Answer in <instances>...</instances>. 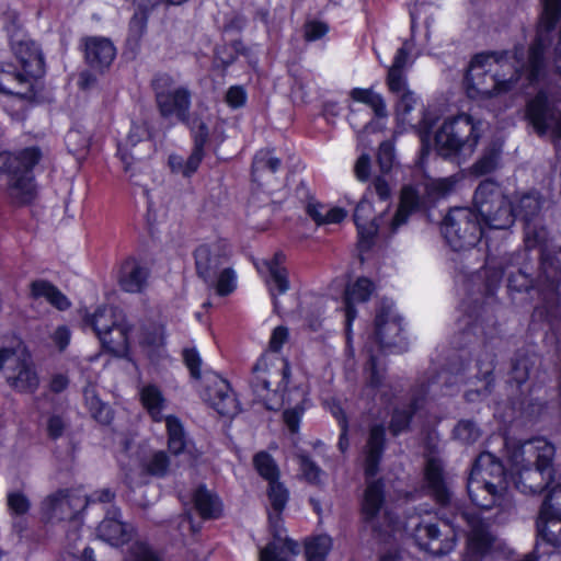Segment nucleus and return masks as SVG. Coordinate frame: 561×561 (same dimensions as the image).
<instances>
[{"label":"nucleus","mask_w":561,"mask_h":561,"mask_svg":"<svg viewBox=\"0 0 561 561\" xmlns=\"http://www.w3.org/2000/svg\"><path fill=\"white\" fill-rule=\"evenodd\" d=\"M457 439L463 443H473L480 436V431L471 421H460L454 430Z\"/></svg>","instance_id":"45"},{"label":"nucleus","mask_w":561,"mask_h":561,"mask_svg":"<svg viewBox=\"0 0 561 561\" xmlns=\"http://www.w3.org/2000/svg\"><path fill=\"white\" fill-rule=\"evenodd\" d=\"M9 196L18 204L28 203L34 194L32 168L39 160L35 148H27L19 153H7L0 157Z\"/></svg>","instance_id":"7"},{"label":"nucleus","mask_w":561,"mask_h":561,"mask_svg":"<svg viewBox=\"0 0 561 561\" xmlns=\"http://www.w3.org/2000/svg\"><path fill=\"white\" fill-rule=\"evenodd\" d=\"M139 397L142 407L156 422H161L163 410L165 408V399L160 388L156 385H145L139 390Z\"/></svg>","instance_id":"33"},{"label":"nucleus","mask_w":561,"mask_h":561,"mask_svg":"<svg viewBox=\"0 0 561 561\" xmlns=\"http://www.w3.org/2000/svg\"><path fill=\"white\" fill-rule=\"evenodd\" d=\"M183 357L186 367L190 369L192 377L199 378L201 377V366L202 359L199 354L194 348H186L183 352Z\"/></svg>","instance_id":"50"},{"label":"nucleus","mask_w":561,"mask_h":561,"mask_svg":"<svg viewBox=\"0 0 561 561\" xmlns=\"http://www.w3.org/2000/svg\"><path fill=\"white\" fill-rule=\"evenodd\" d=\"M383 437L385 430L382 426H374L370 430L365 460V473L367 479L374 477L377 472V465L382 450Z\"/></svg>","instance_id":"34"},{"label":"nucleus","mask_w":561,"mask_h":561,"mask_svg":"<svg viewBox=\"0 0 561 561\" xmlns=\"http://www.w3.org/2000/svg\"><path fill=\"white\" fill-rule=\"evenodd\" d=\"M192 129L195 138V147L187 160H184L178 154H171L169 157V165L172 172L186 178L194 174L198 169L204 156L203 148L208 136L207 127L203 123L198 125L197 129H195V127Z\"/></svg>","instance_id":"23"},{"label":"nucleus","mask_w":561,"mask_h":561,"mask_svg":"<svg viewBox=\"0 0 561 561\" xmlns=\"http://www.w3.org/2000/svg\"><path fill=\"white\" fill-rule=\"evenodd\" d=\"M169 449L173 454H180L186 448V438L182 423L173 415L165 417Z\"/></svg>","instance_id":"38"},{"label":"nucleus","mask_w":561,"mask_h":561,"mask_svg":"<svg viewBox=\"0 0 561 561\" xmlns=\"http://www.w3.org/2000/svg\"><path fill=\"white\" fill-rule=\"evenodd\" d=\"M297 460L301 476L308 482L313 484H319L322 482L324 473L313 461H311L306 455L302 454L297 455Z\"/></svg>","instance_id":"43"},{"label":"nucleus","mask_w":561,"mask_h":561,"mask_svg":"<svg viewBox=\"0 0 561 561\" xmlns=\"http://www.w3.org/2000/svg\"><path fill=\"white\" fill-rule=\"evenodd\" d=\"M192 502L198 514L205 519L216 518L220 515L221 503L219 499L204 486L194 491Z\"/></svg>","instance_id":"35"},{"label":"nucleus","mask_w":561,"mask_h":561,"mask_svg":"<svg viewBox=\"0 0 561 561\" xmlns=\"http://www.w3.org/2000/svg\"><path fill=\"white\" fill-rule=\"evenodd\" d=\"M150 12L151 11L137 10V8H135V13L129 22V32L131 36L139 38L145 33Z\"/></svg>","instance_id":"47"},{"label":"nucleus","mask_w":561,"mask_h":561,"mask_svg":"<svg viewBox=\"0 0 561 561\" xmlns=\"http://www.w3.org/2000/svg\"><path fill=\"white\" fill-rule=\"evenodd\" d=\"M465 373L461 370V371H457L456 374H453V373H449V371H443L438 375V379L437 381H434L431 383L430 386V389L435 392V386L436 383H444L445 386V390H444V393L445 394H453L454 393V380H458V379H462Z\"/></svg>","instance_id":"49"},{"label":"nucleus","mask_w":561,"mask_h":561,"mask_svg":"<svg viewBox=\"0 0 561 561\" xmlns=\"http://www.w3.org/2000/svg\"><path fill=\"white\" fill-rule=\"evenodd\" d=\"M403 528L421 550L434 556L448 553L456 543L455 535L451 538L440 539L437 525L422 515L410 516Z\"/></svg>","instance_id":"11"},{"label":"nucleus","mask_w":561,"mask_h":561,"mask_svg":"<svg viewBox=\"0 0 561 561\" xmlns=\"http://www.w3.org/2000/svg\"><path fill=\"white\" fill-rule=\"evenodd\" d=\"M328 32V26L319 21H311L305 25V36L308 41H317L324 36Z\"/></svg>","instance_id":"55"},{"label":"nucleus","mask_w":561,"mask_h":561,"mask_svg":"<svg viewBox=\"0 0 561 561\" xmlns=\"http://www.w3.org/2000/svg\"><path fill=\"white\" fill-rule=\"evenodd\" d=\"M288 339L285 327L274 329L270 350L262 355L254 366L255 392L270 410H276L282 404H288L284 411V421L291 433L299 427L300 417L306 409V391L295 388L285 393L288 383L289 367L287 362L277 352Z\"/></svg>","instance_id":"2"},{"label":"nucleus","mask_w":561,"mask_h":561,"mask_svg":"<svg viewBox=\"0 0 561 561\" xmlns=\"http://www.w3.org/2000/svg\"><path fill=\"white\" fill-rule=\"evenodd\" d=\"M226 101L232 108L241 107L245 104L247 93L242 87H231L226 94Z\"/></svg>","instance_id":"53"},{"label":"nucleus","mask_w":561,"mask_h":561,"mask_svg":"<svg viewBox=\"0 0 561 561\" xmlns=\"http://www.w3.org/2000/svg\"><path fill=\"white\" fill-rule=\"evenodd\" d=\"M118 511L112 508L98 527V536L112 546H119L129 538V528L118 518Z\"/></svg>","instance_id":"29"},{"label":"nucleus","mask_w":561,"mask_h":561,"mask_svg":"<svg viewBox=\"0 0 561 561\" xmlns=\"http://www.w3.org/2000/svg\"><path fill=\"white\" fill-rule=\"evenodd\" d=\"M268 500L273 512L268 514L274 541L261 550L260 561H291L290 557L297 553V543L287 538L280 520V512L288 501L287 489L277 480L268 482Z\"/></svg>","instance_id":"8"},{"label":"nucleus","mask_w":561,"mask_h":561,"mask_svg":"<svg viewBox=\"0 0 561 561\" xmlns=\"http://www.w3.org/2000/svg\"><path fill=\"white\" fill-rule=\"evenodd\" d=\"M494 363L493 356L490 354L483 355L477 363V375L473 379L469 380L470 388L466 391V399L468 401H474L478 398L484 397L491 389L492 386V371Z\"/></svg>","instance_id":"25"},{"label":"nucleus","mask_w":561,"mask_h":561,"mask_svg":"<svg viewBox=\"0 0 561 561\" xmlns=\"http://www.w3.org/2000/svg\"><path fill=\"white\" fill-rule=\"evenodd\" d=\"M123 320L121 312L111 306L99 307L92 314L84 317V323L91 325L95 334L98 335V325L101 324V330L107 333L112 328L118 324Z\"/></svg>","instance_id":"37"},{"label":"nucleus","mask_w":561,"mask_h":561,"mask_svg":"<svg viewBox=\"0 0 561 561\" xmlns=\"http://www.w3.org/2000/svg\"><path fill=\"white\" fill-rule=\"evenodd\" d=\"M481 135L482 123L460 114L444 121L435 134V146L440 156L460 161L472 156Z\"/></svg>","instance_id":"6"},{"label":"nucleus","mask_w":561,"mask_h":561,"mask_svg":"<svg viewBox=\"0 0 561 561\" xmlns=\"http://www.w3.org/2000/svg\"><path fill=\"white\" fill-rule=\"evenodd\" d=\"M327 207L320 204L310 203L307 206L308 215L318 224H324Z\"/></svg>","instance_id":"60"},{"label":"nucleus","mask_w":561,"mask_h":561,"mask_svg":"<svg viewBox=\"0 0 561 561\" xmlns=\"http://www.w3.org/2000/svg\"><path fill=\"white\" fill-rule=\"evenodd\" d=\"M154 89L161 115L171 123L184 121L190 107V93L187 90L173 85L167 76L154 80Z\"/></svg>","instance_id":"12"},{"label":"nucleus","mask_w":561,"mask_h":561,"mask_svg":"<svg viewBox=\"0 0 561 561\" xmlns=\"http://www.w3.org/2000/svg\"><path fill=\"white\" fill-rule=\"evenodd\" d=\"M374 291V284L366 277H359L350 284L345 291V321L347 341H350L352 322L356 318V304L365 302Z\"/></svg>","instance_id":"24"},{"label":"nucleus","mask_w":561,"mask_h":561,"mask_svg":"<svg viewBox=\"0 0 561 561\" xmlns=\"http://www.w3.org/2000/svg\"><path fill=\"white\" fill-rule=\"evenodd\" d=\"M374 188L381 201H387L390 197V186L383 176H377L374 180Z\"/></svg>","instance_id":"59"},{"label":"nucleus","mask_w":561,"mask_h":561,"mask_svg":"<svg viewBox=\"0 0 561 561\" xmlns=\"http://www.w3.org/2000/svg\"><path fill=\"white\" fill-rule=\"evenodd\" d=\"M533 286V280L527 274L519 271L516 275H511L508 278V287L516 291L527 290Z\"/></svg>","instance_id":"56"},{"label":"nucleus","mask_w":561,"mask_h":561,"mask_svg":"<svg viewBox=\"0 0 561 561\" xmlns=\"http://www.w3.org/2000/svg\"><path fill=\"white\" fill-rule=\"evenodd\" d=\"M422 111L423 105L420 98L414 92L405 93L400 98H397L394 107L397 127L394 134H401L409 129H414L416 126H419L420 129H427L428 125L425 119L421 118L416 122L413 115L414 112L422 113Z\"/></svg>","instance_id":"22"},{"label":"nucleus","mask_w":561,"mask_h":561,"mask_svg":"<svg viewBox=\"0 0 561 561\" xmlns=\"http://www.w3.org/2000/svg\"><path fill=\"white\" fill-rule=\"evenodd\" d=\"M280 161L270 150H261L253 160V176L257 180L259 173L268 171L274 173L279 168Z\"/></svg>","instance_id":"42"},{"label":"nucleus","mask_w":561,"mask_h":561,"mask_svg":"<svg viewBox=\"0 0 561 561\" xmlns=\"http://www.w3.org/2000/svg\"><path fill=\"white\" fill-rule=\"evenodd\" d=\"M84 507L83 497L76 493L60 491L48 496L42 505L43 515L46 519L71 518L77 512Z\"/></svg>","instance_id":"21"},{"label":"nucleus","mask_w":561,"mask_h":561,"mask_svg":"<svg viewBox=\"0 0 561 561\" xmlns=\"http://www.w3.org/2000/svg\"><path fill=\"white\" fill-rule=\"evenodd\" d=\"M227 257L226 244H202L195 251L196 270L206 282H214Z\"/></svg>","instance_id":"19"},{"label":"nucleus","mask_w":561,"mask_h":561,"mask_svg":"<svg viewBox=\"0 0 561 561\" xmlns=\"http://www.w3.org/2000/svg\"><path fill=\"white\" fill-rule=\"evenodd\" d=\"M347 213L342 207H327L324 224H339L346 217Z\"/></svg>","instance_id":"58"},{"label":"nucleus","mask_w":561,"mask_h":561,"mask_svg":"<svg viewBox=\"0 0 561 561\" xmlns=\"http://www.w3.org/2000/svg\"><path fill=\"white\" fill-rule=\"evenodd\" d=\"M327 407L332 413V415L339 421L341 427L346 426L344 411L340 402L332 400L327 402Z\"/></svg>","instance_id":"62"},{"label":"nucleus","mask_w":561,"mask_h":561,"mask_svg":"<svg viewBox=\"0 0 561 561\" xmlns=\"http://www.w3.org/2000/svg\"><path fill=\"white\" fill-rule=\"evenodd\" d=\"M66 144L70 151L79 153L87 149L90 140L87 136L82 135L78 129H71L66 135Z\"/></svg>","instance_id":"48"},{"label":"nucleus","mask_w":561,"mask_h":561,"mask_svg":"<svg viewBox=\"0 0 561 561\" xmlns=\"http://www.w3.org/2000/svg\"><path fill=\"white\" fill-rule=\"evenodd\" d=\"M147 268L134 259L126 260L119 270L118 284L127 293H139L146 286Z\"/></svg>","instance_id":"27"},{"label":"nucleus","mask_w":561,"mask_h":561,"mask_svg":"<svg viewBox=\"0 0 561 561\" xmlns=\"http://www.w3.org/2000/svg\"><path fill=\"white\" fill-rule=\"evenodd\" d=\"M203 399L219 414L232 417L239 412V402L229 383L215 373L205 374Z\"/></svg>","instance_id":"14"},{"label":"nucleus","mask_w":561,"mask_h":561,"mask_svg":"<svg viewBox=\"0 0 561 561\" xmlns=\"http://www.w3.org/2000/svg\"><path fill=\"white\" fill-rule=\"evenodd\" d=\"M356 178L365 182L370 175V157L367 153H362L354 167Z\"/></svg>","instance_id":"54"},{"label":"nucleus","mask_w":561,"mask_h":561,"mask_svg":"<svg viewBox=\"0 0 561 561\" xmlns=\"http://www.w3.org/2000/svg\"><path fill=\"white\" fill-rule=\"evenodd\" d=\"M8 505L13 514H25L30 508L28 500L22 493H12L8 497Z\"/></svg>","instance_id":"52"},{"label":"nucleus","mask_w":561,"mask_h":561,"mask_svg":"<svg viewBox=\"0 0 561 561\" xmlns=\"http://www.w3.org/2000/svg\"><path fill=\"white\" fill-rule=\"evenodd\" d=\"M83 54L91 69L104 72L116 57V48L110 38L90 36L82 41Z\"/></svg>","instance_id":"18"},{"label":"nucleus","mask_w":561,"mask_h":561,"mask_svg":"<svg viewBox=\"0 0 561 561\" xmlns=\"http://www.w3.org/2000/svg\"><path fill=\"white\" fill-rule=\"evenodd\" d=\"M216 280V291L218 295L225 296L232 293L237 285L236 274L230 268L218 271Z\"/></svg>","instance_id":"44"},{"label":"nucleus","mask_w":561,"mask_h":561,"mask_svg":"<svg viewBox=\"0 0 561 561\" xmlns=\"http://www.w3.org/2000/svg\"><path fill=\"white\" fill-rule=\"evenodd\" d=\"M473 207L474 211L466 207L453 208L444 218L442 231L455 251L477 245L485 233L483 225L490 229H507L517 216L528 221L539 211L541 203L538 194L531 192L520 196L515 209L499 184L484 181L476 190Z\"/></svg>","instance_id":"1"},{"label":"nucleus","mask_w":561,"mask_h":561,"mask_svg":"<svg viewBox=\"0 0 561 561\" xmlns=\"http://www.w3.org/2000/svg\"><path fill=\"white\" fill-rule=\"evenodd\" d=\"M285 255L275 253L271 259H263L255 263L259 274L264 278L273 297L274 309H278L276 295L285 294L289 289L287 271L284 266Z\"/></svg>","instance_id":"16"},{"label":"nucleus","mask_w":561,"mask_h":561,"mask_svg":"<svg viewBox=\"0 0 561 561\" xmlns=\"http://www.w3.org/2000/svg\"><path fill=\"white\" fill-rule=\"evenodd\" d=\"M420 19L417 8L415 7L411 11V41L405 42L402 47H400L393 58L392 65L388 68L386 83L391 94L396 98H400L405 93H413V91L409 88L408 78H407V67L409 64V54L411 51L412 45H417L420 50L423 51L427 48L430 43V33L425 30L422 35L417 20ZM425 28H428L427 21L425 22Z\"/></svg>","instance_id":"9"},{"label":"nucleus","mask_w":561,"mask_h":561,"mask_svg":"<svg viewBox=\"0 0 561 561\" xmlns=\"http://www.w3.org/2000/svg\"><path fill=\"white\" fill-rule=\"evenodd\" d=\"M150 137L148 126L146 122H134L129 129V133L126 138V144H121L117 149V153L124 164V170L129 174V180L134 181L136 176L134 172V162L133 157L128 152V146H136V144L146 140Z\"/></svg>","instance_id":"31"},{"label":"nucleus","mask_w":561,"mask_h":561,"mask_svg":"<svg viewBox=\"0 0 561 561\" xmlns=\"http://www.w3.org/2000/svg\"><path fill=\"white\" fill-rule=\"evenodd\" d=\"M461 179L460 174H455L448 178L428 180L417 187L405 185L401 191L397 210L393 214L385 213L378 218L373 216V204L366 198L362 199L354 214L359 247L368 249L377 233L390 237L401 226L405 225L410 215L425 204V201L421 197V191L426 192L428 198L443 197L455 191Z\"/></svg>","instance_id":"3"},{"label":"nucleus","mask_w":561,"mask_h":561,"mask_svg":"<svg viewBox=\"0 0 561 561\" xmlns=\"http://www.w3.org/2000/svg\"><path fill=\"white\" fill-rule=\"evenodd\" d=\"M383 485L380 481L367 482L362 501V514L366 522L371 524V528L377 533L394 535L401 530L398 523L393 522L389 514L383 516L387 525L383 527L379 524V513L383 503Z\"/></svg>","instance_id":"15"},{"label":"nucleus","mask_w":561,"mask_h":561,"mask_svg":"<svg viewBox=\"0 0 561 561\" xmlns=\"http://www.w3.org/2000/svg\"><path fill=\"white\" fill-rule=\"evenodd\" d=\"M332 548V539L328 535H319L306 542L307 561H325Z\"/></svg>","instance_id":"39"},{"label":"nucleus","mask_w":561,"mask_h":561,"mask_svg":"<svg viewBox=\"0 0 561 561\" xmlns=\"http://www.w3.org/2000/svg\"><path fill=\"white\" fill-rule=\"evenodd\" d=\"M411 414H412L411 410L401 411L396 408L392 419H391V423H390V428L393 434H399L407 428V426L410 422V419H411Z\"/></svg>","instance_id":"51"},{"label":"nucleus","mask_w":561,"mask_h":561,"mask_svg":"<svg viewBox=\"0 0 561 561\" xmlns=\"http://www.w3.org/2000/svg\"><path fill=\"white\" fill-rule=\"evenodd\" d=\"M53 340L59 350H64L70 341V331L67 327H59L54 332Z\"/></svg>","instance_id":"61"},{"label":"nucleus","mask_w":561,"mask_h":561,"mask_svg":"<svg viewBox=\"0 0 561 561\" xmlns=\"http://www.w3.org/2000/svg\"><path fill=\"white\" fill-rule=\"evenodd\" d=\"M169 457L162 450L141 453L133 461L126 478L130 483H144L148 476L163 477L169 469Z\"/></svg>","instance_id":"17"},{"label":"nucleus","mask_w":561,"mask_h":561,"mask_svg":"<svg viewBox=\"0 0 561 561\" xmlns=\"http://www.w3.org/2000/svg\"><path fill=\"white\" fill-rule=\"evenodd\" d=\"M101 324L98 325V339L100 340L102 346L108 352L117 355L125 356L128 352L129 345V327L123 319L118 324H116L112 330L107 333H104L101 330Z\"/></svg>","instance_id":"28"},{"label":"nucleus","mask_w":561,"mask_h":561,"mask_svg":"<svg viewBox=\"0 0 561 561\" xmlns=\"http://www.w3.org/2000/svg\"><path fill=\"white\" fill-rule=\"evenodd\" d=\"M84 398L89 411L92 416L100 423L107 424L112 421L113 414L111 408L103 403L93 392V390H85Z\"/></svg>","instance_id":"40"},{"label":"nucleus","mask_w":561,"mask_h":561,"mask_svg":"<svg viewBox=\"0 0 561 561\" xmlns=\"http://www.w3.org/2000/svg\"><path fill=\"white\" fill-rule=\"evenodd\" d=\"M5 369L7 382L19 392H34L39 379L25 346L19 342L12 347L0 348V369Z\"/></svg>","instance_id":"10"},{"label":"nucleus","mask_w":561,"mask_h":561,"mask_svg":"<svg viewBox=\"0 0 561 561\" xmlns=\"http://www.w3.org/2000/svg\"><path fill=\"white\" fill-rule=\"evenodd\" d=\"M32 296L36 299L42 298L59 310H66L70 307L68 298L54 285L46 280H35L31 284Z\"/></svg>","instance_id":"36"},{"label":"nucleus","mask_w":561,"mask_h":561,"mask_svg":"<svg viewBox=\"0 0 561 561\" xmlns=\"http://www.w3.org/2000/svg\"><path fill=\"white\" fill-rule=\"evenodd\" d=\"M402 332L401 318L394 310L392 301H383L376 314L373 335L368 336L365 345V352L369 356L371 388L379 387L382 379V367L378 363L375 348L391 353L405 351L408 343Z\"/></svg>","instance_id":"5"},{"label":"nucleus","mask_w":561,"mask_h":561,"mask_svg":"<svg viewBox=\"0 0 561 561\" xmlns=\"http://www.w3.org/2000/svg\"><path fill=\"white\" fill-rule=\"evenodd\" d=\"M64 430V422L59 416H51L48 420V433L51 437H58Z\"/></svg>","instance_id":"64"},{"label":"nucleus","mask_w":561,"mask_h":561,"mask_svg":"<svg viewBox=\"0 0 561 561\" xmlns=\"http://www.w3.org/2000/svg\"><path fill=\"white\" fill-rule=\"evenodd\" d=\"M424 482L428 493L440 504L449 500V490L443 476V467L439 460L430 458L426 461Z\"/></svg>","instance_id":"26"},{"label":"nucleus","mask_w":561,"mask_h":561,"mask_svg":"<svg viewBox=\"0 0 561 561\" xmlns=\"http://www.w3.org/2000/svg\"><path fill=\"white\" fill-rule=\"evenodd\" d=\"M496 159H497V154L494 152L489 156L483 157L473 165V172L477 175H481V174L490 172L491 170L494 169V167L496 164Z\"/></svg>","instance_id":"57"},{"label":"nucleus","mask_w":561,"mask_h":561,"mask_svg":"<svg viewBox=\"0 0 561 561\" xmlns=\"http://www.w3.org/2000/svg\"><path fill=\"white\" fill-rule=\"evenodd\" d=\"M113 499V493L110 490H100L94 492L89 499H83L84 506L89 503H108Z\"/></svg>","instance_id":"63"},{"label":"nucleus","mask_w":561,"mask_h":561,"mask_svg":"<svg viewBox=\"0 0 561 561\" xmlns=\"http://www.w3.org/2000/svg\"><path fill=\"white\" fill-rule=\"evenodd\" d=\"M541 275L539 277V286H545L547 283V290L554 293L561 289V282H557V277L561 271V247L559 248L556 256L550 252L542 251L541 254Z\"/></svg>","instance_id":"32"},{"label":"nucleus","mask_w":561,"mask_h":561,"mask_svg":"<svg viewBox=\"0 0 561 561\" xmlns=\"http://www.w3.org/2000/svg\"><path fill=\"white\" fill-rule=\"evenodd\" d=\"M461 518L468 524L467 552L463 561H480L491 551L495 540L489 531V524L480 514L465 512ZM380 561H397L394 557L385 556Z\"/></svg>","instance_id":"13"},{"label":"nucleus","mask_w":561,"mask_h":561,"mask_svg":"<svg viewBox=\"0 0 561 561\" xmlns=\"http://www.w3.org/2000/svg\"><path fill=\"white\" fill-rule=\"evenodd\" d=\"M139 344L144 355L152 363L157 364L167 356L165 334L161 325L152 329H145L141 332Z\"/></svg>","instance_id":"30"},{"label":"nucleus","mask_w":561,"mask_h":561,"mask_svg":"<svg viewBox=\"0 0 561 561\" xmlns=\"http://www.w3.org/2000/svg\"><path fill=\"white\" fill-rule=\"evenodd\" d=\"M12 49L21 70L0 62V94L12 96L22 107L33 95L36 79L44 73V61L37 45L31 39L12 41Z\"/></svg>","instance_id":"4"},{"label":"nucleus","mask_w":561,"mask_h":561,"mask_svg":"<svg viewBox=\"0 0 561 561\" xmlns=\"http://www.w3.org/2000/svg\"><path fill=\"white\" fill-rule=\"evenodd\" d=\"M253 463L259 474L266 481L271 482L279 478L278 467L267 453H257L254 456Z\"/></svg>","instance_id":"41"},{"label":"nucleus","mask_w":561,"mask_h":561,"mask_svg":"<svg viewBox=\"0 0 561 561\" xmlns=\"http://www.w3.org/2000/svg\"><path fill=\"white\" fill-rule=\"evenodd\" d=\"M351 96L354 101L368 105L375 113V118L365 126L364 130L358 136L359 141L363 144L367 134L386 128L388 115L387 106L383 98L370 89H353Z\"/></svg>","instance_id":"20"},{"label":"nucleus","mask_w":561,"mask_h":561,"mask_svg":"<svg viewBox=\"0 0 561 561\" xmlns=\"http://www.w3.org/2000/svg\"><path fill=\"white\" fill-rule=\"evenodd\" d=\"M378 163L380 171L387 174L391 171L394 163V148L390 141H385L378 150Z\"/></svg>","instance_id":"46"}]
</instances>
